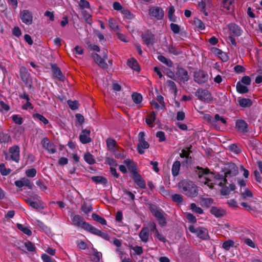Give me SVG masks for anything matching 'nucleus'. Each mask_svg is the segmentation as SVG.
<instances>
[{
  "label": "nucleus",
  "mask_w": 262,
  "mask_h": 262,
  "mask_svg": "<svg viewBox=\"0 0 262 262\" xmlns=\"http://www.w3.org/2000/svg\"><path fill=\"white\" fill-rule=\"evenodd\" d=\"M223 173H217L214 174V180L217 182L219 181V185L223 186L227 183V178L235 177L238 174V167L236 164L232 162L227 163L223 169Z\"/></svg>",
  "instance_id": "1"
},
{
  "label": "nucleus",
  "mask_w": 262,
  "mask_h": 262,
  "mask_svg": "<svg viewBox=\"0 0 262 262\" xmlns=\"http://www.w3.org/2000/svg\"><path fill=\"white\" fill-rule=\"evenodd\" d=\"M179 187L186 195L194 198L198 195V189L195 184L191 181L183 180L179 183Z\"/></svg>",
  "instance_id": "2"
},
{
  "label": "nucleus",
  "mask_w": 262,
  "mask_h": 262,
  "mask_svg": "<svg viewBox=\"0 0 262 262\" xmlns=\"http://www.w3.org/2000/svg\"><path fill=\"white\" fill-rule=\"evenodd\" d=\"M149 209L152 215L157 219L159 225L161 227H164L167 225V221L165 217L166 214L161 210L158 209L156 205L150 204Z\"/></svg>",
  "instance_id": "3"
},
{
  "label": "nucleus",
  "mask_w": 262,
  "mask_h": 262,
  "mask_svg": "<svg viewBox=\"0 0 262 262\" xmlns=\"http://www.w3.org/2000/svg\"><path fill=\"white\" fill-rule=\"evenodd\" d=\"M72 225L77 227H80L88 232H90L92 225L84 220V218L80 215L71 216Z\"/></svg>",
  "instance_id": "4"
},
{
  "label": "nucleus",
  "mask_w": 262,
  "mask_h": 262,
  "mask_svg": "<svg viewBox=\"0 0 262 262\" xmlns=\"http://www.w3.org/2000/svg\"><path fill=\"white\" fill-rule=\"evenodd\" d=\"M148 14L153 20H161L164 17V11L159 6H151L148 9Z\"/></svg>",
  "instance_id": "5"
},
{
  "label": "nucleus",
  "mask_w": 262,
  "mask_h": 262,
  "mask_svg": "<svg viewBox=\"0 0 262 262\" xmlns=\"http://www.w3.org/2000/svg\"><path fill=\"white\" fill-rule=\"evenodd\" d=\"M175 74L176 76V82L179 83L181 82L185 83L189 79L188 71L184 68L180 66H178L176 68Z\"/></svg>",
  "instance_id": "6"
},
{
  "label": "nucleus",
  "mask_w": 262,
  "mask_h": 262,
  "mask_svg": "<svg viewBox=\"0 0 262 262\" xmlns=\"http://www.w3.org/2000/svg\"><path fill=\"white\" fill-rule=\"evenodd\" d=\"M189 230L192 233L196 234L198 237L204 241H207L210 239L208 231L207 229L203 227L195 228L193 225L189 226Z\"/></svg>",
  "instance_id": "7"
},
{
  "label": "nucleus",
  "mask_w": 262,
  "mask_h": 262,
  "mask_svg": "<svg viewBox=\"0 0 262 262\" xmlns=\"http://www.w3.org/2000/svg\"><path fill=\"white\" fill-rule=\"evenodd\" d=\"M9 152L10 156L6 152L5 154V159L6 160L11 159L16 163H18L20 160V148L18 145H14L9 147Z\"/></svg>",
  "instance_id": "8"
},
{
  "label": "nucleus",
  "mask_w": 262,
  "mask_h": 262,
  "mask_svg": "<svg viewBox=\"0 0 262 262\" xmlns=\"http://www.w3.org/2000/svg\"><path fill=\"white\" fill-rule=\"evenodd\" d=\"M145 133L141 132L138 134V143L137 144V150L142 155L145 152V150L148 148L149 144L145 140Z\"/></svg>",
  "instance_id": "9"
},
{
  "label": "nucleus",
  "mask_w": 262,
  "mask_h": 262,
  "mask_svg": "<svg viewBox=\"0 0 262 262\" xmlns=\"http://www.w3.org/2000/svg\"><path fill=\"white\" fill-rule=\"evenodd\" d=\"M194 81L199 84H203L207 82L209 76L206 71L199 70L193 72Z\"/></svg>",
  "instance_id": "10"
},
{
  "label": "nucleus",
  "mask_w": 262,
  "mask_h": 262,
  "mask_svg": "<svg viewBox=\"0 0 262 262\" xmlns=\"http://www.w3.org/2000/svg\"><path fill=\"white\" fill-rule=\"evenodd\" d=\"M195 96L203 102H210L212 100L210 92L206 89H198L195 92Z\"/></svg>",
  "instance_id": "11"
},
{
  "label": "nucleus",
  "mask_w": 262,
  "mask_h": 262,
  "mask_svg": "<svg viewBox=\"0 0 262 262\" xmlns=\"http://www.w3.org/2000/svg\"><path fill=\"white\" fill-rule=\"evenodd\" d=\"M141 39L143 43L147 47L152 46L155 41V35L149 30H146L141 35Z\"/></svg>",
  "instance_id": "12"
},
{
  "label": "nucleus",
  "mask_w": 262,
  "mask_h": 262,
  "mask_svg": "<svg viewBox=\"0 0 262 262\" xmlns=\"http://www.w3.org/2000/svg\"><path fill=\"white\" fill-rule=\"evenodd\" d=\"M20 18L23 23L30 25L33 23V14L29 10H23L20 12Z\"/></svg>",
  "instance_id": "13"
},
{
  "label": "nucleus",
  "mask_w": 262,
  "mask_h": 262,
  "mask_svg": "<svg viewBox=\"0 0 262 262\" xmlns=\"http://www.w3.org/2000/svg\"><path fill=\"white\" fill-rule=\"evenodd\" d=\"M41 143L43 148L47 150L49 153L53 154L56 152V149L55 145L52 142H49L47 137L43 138Z\"/></svg>",
  "instance_id": "14"
},
{
  "label": "nucleus",
  "mask_w": 262,
  "mask_h": 262,
  "mask_svg": "<svg viewBox=\"0 0 262 262\" xmlns=\"http://www.w3.org/2000/svg\"><path fill=\"white\" fill-rule=\"evenodd\" d=\"M51 67L53 74V77L57 78L60 81H64L66 79V77L57 64L51 63Z\"/></svg>",
  "instance_id": "15"
},
{
  "label": "nucleus",
  "mask_w": 262,
  "mask_h": 262,
  "mask_svg": "<svg viewBox=\"0 0 262 262\" xmlns=\"http://www.w3.org/2000/svg\"><path fill=\"white\" fill-rule=\"evenodd\" d=\"M235 128L238 132L246 133L248 131V124L245 120L238 119L235 122Z\"/></svg>",
  "instance_id": "16"
},
{
  "label": "nucleus",
  "mask_w": 262,
  "mask_h": 262,
  "mask_svg": "<svg viewBox=\"0 0 262 262\" xmlns=\"http://www.w3.org/2000/svg\"><path fill=\"white\" fill-rule=\"evenodd\" d=\"M14 184L15 186L18 188L26 186L30 189H32L33 186V184L28 179L25 177L20 178L19 180L15 181Z\"/></svg>",
  "instance_id": "17"
},
{
  "label": "nucleus",
  "mask_w": 262,
  "mask_h": 262,
  "mask_svg": "<svg viewBox=\"0 0 262 262\" xmlns=\"http://www.w3.org/2000/svg\"><path fill=\"white\" fill-rule=\"evenodd\" d=\"M90 133L91 131L89 129H83L82 130V134L79 135V140L82 144H87L92 141Z\"/></svg>",
  "instance_id": "18"
},
{
  "label": "nucleus",
  "mask_w": 262,
  "mask_h": 262,
  "mask_svg": "<svg viewBox=\"0 0 262 262\" xmlns=\"http://www.w3.org/2000/svg\"><path fill=\"white\" fill-rule=\"evenodd\" d=\"M25 202L32 208L36 210H42L45 208L43 203L41 201H33L31 199L27 198L25 200Z\"/></svg>",
  "instance_id": "19"
},
{
  "label": "nucleus",
  "mask_w": 262,
  "mask_h": 262,
  "mask_svg": "<svg viewBox=\"0 0 262 262\" xmlns=\"http://www.w3.org/2000/svg\"><path fill=\"white\" fill-rule=\"evenodd\" d=\"M132 179L135 183H136L140 188H146V182L139 173L133 175Z\"/></svg>",
  "instance_id": "20"
},
{
  "label": "nucleus",
  "mask_w": 262,
  "mask_h": 262,
  "mask_svg": "<svg viewBox=\"0 0 262 262\" xmlns=\"http://www.w3.org/2000/svg\"><path fill=\"white\" fill-rule=\"evenodd\" d=\"M124 163L126 165L128 170L132 174V176L138 173L137 171V164L129 159L124 161Z\"/></svg>",
  "instance_id": "21"
},
{
  "label": "nucleus",
  "mask_w": 262,
  "mask_h": 262,
  "mask_svg": "<svg viewBox=\"0 0 262 262\" xmlns=\"http://www.w3.org/2000/svg\"><path fill=\"white\" fill-rule=\"evenodd\" d=\"M229 31L235 36H239L243 33L241 27L235 23H230L228 25Z\"/></svg>",
  "instance_id": "22"
},
{
  "label": "nucleus",
  "mask_w": 262,
  "mask_h": 262,
  "mask_svg": "<svg viewBox=\"0 0 262 262\" xmlns=\"http://www.w3.org/2000/svg\"><path fill=\"white\" fill-rule=\"evenodd\" d=\"M92 57L94 58L95 62L100 67L103 69H107L108 64L99 54L92 53Z\"/></svg>",
  "instance_id": "23"
},
{
  "label": "nucleus",
  "mask_w": 262,
  "mask_h": 262,
  "mask_svg": "<svg viewBox=\"0 0 262 262\" xmlns=\"http://www.w3.org/2000/svg\"><path fill=\"white\" fill-rule=\"evenodd\" d=\"M89 232L91 234L100 236L103 239L107 241H108L110 239V236L107 233L103 232L93 226Z\"/></svg>",
  "instance_id": "24"
},
{
  "label": "nucleus",
  "mask_w": 262,
  "mask_h": 262,
  "mask_svg": "<svg viewBox=\"0 0 262 262\" xmlns=\"http://www.w3.org/2000/svg\"><path fill=\"white\" fill-rule=\"evenodd\" d=\"M252 201L254 202L252 203L251 211L254 212H262V199L255 198Z\"/></svg>",
  "instance_id": "25"
},
{
  "label": "nucleus",
  "mask_w": 262,
  "mask_h": 262,
  "mask_svg": "<svg viewBox=\"0 0 262 262\" xmlns=\"http://www.w3.org/2000/svg\"><path fill=\"white\" fill-rule=\"evenodd\" d=\"M140 239L143 242H147L149 238V228L143 227L139 234Z\"/></svg>",
  "instance_id": "26"
},
{
  "label": "nucleus",
  "mask_w": 262,
  "mask_h": 262,
  "mask_svg": "<svg viewBox=\"0 0 262 262\" xmlns=\"http://www.w3.org/2000/svg\"><path fill=\"white\" fill-rule=\"evenodd\" d=\"M225 185L226 184H225L223 186H221L222 187L220 190L221 193L223 195H228L230 193L231 191H233L236 188L235 185L233 183L230 184V187L225 186Z\"/></svg>",
  "instance_id": "27"
},
{
  "label": "nucleus",
  "mask_w": 262,
  "mask_h": 262,
  "mask_svg": "<svg viewBox=\"0 0 262 262\" xmlns=\"http://www.w3.org/2000/svg\"><path fill=\"white\" fill-rule=\"evenodd\" d=\"M127 63L128 67L135 71L139 72L141 70L139 63L134 58L128 59Z\"/></svg>",
  "instance_id": "28"
},
{
  "label": "nucleus",
  "mask_w": 262,
  "mask_h": 262,
  "mask_svg": "<svg viewBox=\"0 0 262 262\" xmlns=\"http://www.w3.org/2000/svg\"><path fill=\"white\" fill-rule=\"evenodd\" d=\"M20 76L21 80L26 84L29 82L30 74L27 72V69L22 67L20 69Z\"/></svg>",
  "instance_id": "29"
},
{
  "label": "nucleus",
  "mask_w": 262,
  "mask_h": 262,
  "mask_svg": "<svg viewBox=\"0 0 262 262\" xmlns=\"http://www.w3.org/2000/svg\"><path fill=\"white\" fill-rule=\"evenodd\" d=\"M239 105L242 107H250L253 104L252 101L249 98H238Z\"/></svg>",
  "instance_id": "30"
},
{
  "label": "nucleus",
  "mask_w": 262,
  "mask_h": 262,
  "mask_svg": "<svg viewBox=\"0 0 262 262\" xmlns=\"http://www.w3.org/2000/svg\"><path fill=\"white\" fill-rule=\"evenodd\" d=\"M196 170H195L196 173L198 175L199 178H201L204 175H206L210 173V170L208 168H203L201 167L197 166L196 167ZM211 174H214L213 172Z\"/></svg>",
  "instance_id": "31"
},
{
  "label": "nucleus",
  "mask_w": 262,
  "mask_h": 262,
  "mask_svg": "<svg viewBox=\"0 0 262 262\" xmlns=\"http://www.w3.org/2000/svg\"><path fill=\"white\" fill-rule=\"evenodd\" d=\"M210 212L216 217H221L224 215L225 211L216 207L213 206L211 208Z\"/></svg>",
  "instance_id": "32"
},
{
  "label": "nucleus",
  "mask_w": 262,
  "mask_h": 262,
  "mask_svg": "<svg viewBox=\"0 0 262 262\" xmlns=\"http://www.w3.org/2000/svg\"><path fill=\"white\" fill-rule=\"evenodd\" d=\"M106 143L107 147L111 151H113L116 148L118 147L116 141L113 138H107L106 140Z\"/></svg>",
  "instance_id": "33"
},
{
  "label": "nucleus",
  "mask_w": 262,
  "mask_h": 262,
  "mask_svg": "<svg viewBox=\"0 0 262 262\" xmlns=\"http://www.w3.org/2000/svg\"><path fill=\"white\" fill-rule=\"evenodd\" d=\"M181 166V163L179 161H176L172 164L171 168V172L173 177L179 175Z\"/></svg>",
  "instance_id": "34"
},
{
  "label": "nucleus",
  "mask_w": 262,
  "mask_h": 262,
  "mask_svg": "<svg viewBox=\"0 0 262 262\" xmlns=\"http://www.w3.org/2000/svg\"><path fill=\"white\" fill-rule=\"evenodd\" d=\"M91 180L97 184H102L106 185L107 183V179L103 176H93L91 178Z\"/></svg>",
  "instance_id": "35"
},
{
  "label": "nucleus",
  "mask_w": 262,
  "mask_h": 262,
  "mask_svg": "<svg viewBox=\"0 0 262 262\" xmlns=\"http://www.w3.org/2000/svg\"><path fill=\"white\" fill-rule=\"evenodd\" d=\"M236 89L237 92L240 94H246L249 92L248 87L243 85L239 81L236 83Z\"/></svg>",
  "instance_id": "36"
},
{
  "label": "nucleus",
  "mask_w": 262,
  "mask_h": 262,
  "mask_svg": "<svg viewBox=\"0 0 262 262\" xmlns=\"http://www.w3.org/2000/svg\"><path fill=\"white\" fill-rule=\"evenodd\" d=\"M158 59L168 67L171 68L173 66L172 61L170 59H168L163 55H159Z\"/></svg>",
  "instance_id": "37"
},
{
  "label": "nucleus",
  "mask_w": 262,
  "mask_h": 262,
  "mask_svg": "<svg viewBox=\"0 0 262 262\" xmlns=\"http://www.w3.org/2000/svg\"><path fill=\"white\" fill-rule=\"evenodd\" d=\"M92 217L94 221L99 223L102 225H106V220L104 217H101L97 213H93L92 214Z\"/></svg>",
  "instance_id": "38"
},
{
  "label": "nucleus",
  "mask_w": 262,
  "mask_h": 262,
  "mask_svg": "<svg viewBox=\"0 0 262 262\" xmlns=\"http://www.w3.org/2000/svg\"><path fill=\"white\" fill-rule=\"evenodd\" d=\"M166 84L169 88V91H170L171 92H173L174 96H176L178 93V89L176 83L172 80H168L166 81Z\"/></svg>",
  "instance_id": "39"
},
{
  "label": "nucleus",
  "mask_w": 262,
  "mask_h": 262,
  "mask_svg": "<svg viewBox=\"0 0 262 262\" xmlns=\"http://www.w3.org/2000/svg\"><path fill=\"white\" fill-rule=\"evenodd\" d=\"M16 226L18 229L28 236H31L32 235V231L28 227H25L20 224H17Z\"/></svg>",
  "instance_id": "40"
},
{
  "label": "nucleus",
  "mask_w": 262,
  "mask_h": 262,
  "mask_svg": "<svg viewBox=\"0 0 262 262\" xmlns=\"http://www.w3.org/2000/svg\"><path fill=\"white\" fill-rule=\"evenodd\" d=\"M175 11L174 8L173 6H171L168 11V18L169 21L172 22H176L177 20V17L174 15Z\"/></svg>",
  "instance_id": "41"
},
{
  "label": "nucleus",
  "mask_w": 262,
  "mask_h": 262,
  "mask_svg": "<svg viewBox=\"0 0 262 262\" xmlns=\"http://www.w3.org/2000/svg\"><path fill=\"white\" fill-rule=\"evenodd\" d=\"M116 158L118 159H123L125 158L124 150L120 149L119 147L112 151Z\"/></svg>",
  "instance_id": "42"
},
{
  "label": "nucleus",
  "mask_w": 262,
  "mask_h": 262,
  "mask_svg": "<svg viewBox=\"0 0 262 262\" xmlns=\"http://www.w3.org/2000/svg\"><path fill=\"white\" fill-rule=\"evenodd\" d=\"M34 119H38L41 122H42L45 125H47L49 123V120L44 117L42 115L38 113L34 114L32 115Z\"/></svg>",
  "instance_id": "43"
},
{
  "label": "nucleus",
  "mask_w": 262,
  "mask_h": 262,
  "mask_svg": "<svg viewBox=\"0 0 262 262\" xmlns=\"http://www.w3.org/2000/svg\"><path fill=\"white\" fill-rule=\"evenodd\" d=\"M84 159L85 161L90 165L94 164L96 162L94 156L90 152L85 154L84 155Z\"/></svg>",
  "instance_id": "44"
},
{
  "label": "nucleus",
  "mask_w": 262,
  "mask_h": 262,
  "mask_svg": "<svg viewBox=\"0 0 262 262\" xmlns=\"http://www.w3.org/2000/svg\"><path fill=\"white\" fill-rule=\"evenodd\" d=\"M93 254H92L91 260L93 262H99L100 257L102 256L101 252L97 251L96 249H93Z\"/></svg>",
  "instance_id": "45"
},
{
  "label": "nucleus",
  "mask_w": 262,
  "mask_h": 262,
  "mask_svg": "<svg viewBox=\"0 0 262 262\" xmlns=\"http://www.w3.org/2000/svg\"><path fill=\"white\" fill-rule=\"evenodd\" d=\"M132 97L134 102L137 104L141 103L143 99L141 94L137 92L133 93Z\"/></svg>",
  "instance_id": "46"
},
{
  "label": "nucleus",
  "mask_w": 262,
  "mask_h": 262,
  "mask_svg": "<svg viewBox=\"0 0 262 262\" xmlns=\"http://www.w3.org/2000/svg\"><path fill=\"white\" fill-rule=\"evenodd\" d=\"M148 118H146L145 122L148 125H151L155 122L156 118V114L154 111H152L149 115Z\"/></svg>",
  "instance_id": "47"
},
{
  "label": "nucleus",
  "mask_w": 262,
  "mask_h": 262,
  "mask_svg": "<svg viewBox=\"0 0 262 262\" xmlns=\"http://www.w3.org/2000/svg\"><path fill=\"white\" fill-rule=\"evenodd\" d=\"M234 246V241L232 239H228L223 243L222 248L226 250H229L231 247H233Z\"/></svg>",
  "instance_id": "48"
},
{
  "label": "nucleus",
  "mask_w": 262,
  "mask_h": 262,
  "mask_svg": "<svg viewBox=\"0 0 262 262\" xmlns=\"http://www.w3.org/2000/svg\"><path fill=\"white\" fill-rule=\"evenodd\" d=\"M167 49H168V52L170 54H171L176 55V56L179 55L182 52L180 49L177 48L176 47H175L172 45L169 46L168 47Z\"/></svg>",
  "instance_id": "49"
},
{
  "label": "nucleus",
  "mask_w": 262,
  "mask_h": 262,
  "mask_svg": "<svg viewBox=\"0 0 262 262\" xmlns=\"http://www.w3.org/2000/svg\"><path fill=\"white\" fill-rule=\"evenodd\" d=\"M190 209H191L194 213H198L199 214L203 213V210L201 207L197 206L194 203L190 204Z\"/></svg>",
  "instance_id": "50"
},
{
  "label": "nucleus",
  "mask_w": 262,
  "mask_h": 262,
  "mask_svg": "<svg viewBox=\"0 0 262 262\" xmlns=\"http://www.w3.org/2000/svg\"><path fill=\"white\" fill-rule=\"evenodd\" d=\"M11 170L10 168H6L3 163L0 164V173L3 176H6L10 174Z\"/></svg>",
  "instance_id": "51"
},
{
  "label": "nucleus",
  "mask_w": 262,
  "mask_h": 262,
  "mask_svg": "<svg viewBox=\"0 0 262 262\" xmlns=\"http://www.w3.org/2000/svg\"><path fill=\"white\" fill-rule=\"evenodd\" d=\"M194 24L199 30H203L205 29V24L199 18L194 20Z\"/></svg>",
  "instance_id": "52"
},
{
  "label": "nucleus",
  "mask_w": 262,
  "mask_h": 262,
  "mask_svg": "<svg viewBox=\"0 0 262 262\" xmlns=\"http://www.w3.org/2000/svg\"><path fill=\"white\" fill-rule=\"evenodd\" d=\"M10 140V136L7 134L0 132V144L7 143Z\"/></svg>",
  "instance_id": "53"
},
{
  "label": "nucleus",
  "mask_w": 262,
  "mask_h": 262,
  "mask_svg": "<svg viewBox=\"0 0 262 262\" xmlns=\"http://www.w3.org/2000/svg\"><path fill=\"white\" fill-rule=\"evenodd\" d=\"M11 118L13 121L16 124L21 125L23 123V118L17 114L13 115Z\"/></svg>",
  "instance_id": "54"
},
{
  "label": "nucleus",
  "mask_w": 262,
  "mask_h": 262,
  "mask_svg": "<svg viewBox=\"0 0 262 262\" xmlns=\"http://www.w3.org/2000/svg\"><path fill=\"white\" fill-rule=\"evenodd\" d=\"M27 250L29 252H34L36 250L35 245L30 241H27L24 244Z\"/></svg>",
  "instance_id": "55"
},
{
  "label": "nucleus",
  "mask_w": 262,
  "mask_h": 262,
  "mask_svg": "<svg viewBox=\"0 0 262 262\" xmlns=\"http://www.w3.org/2000/svg\"><path fill=\"white\" fill-rule=\"evenodd\" d=\"M26 175L29 178H34L35 177L37 173V171L35 168H32L30 169H27L26 170Z\"/></svg>",
  "instance_id": "56"
},
{
  "label": "nucleus",
  "mask_w": 262,
  "mask_h": 262,
  "mask_svg": "<svg viewBox=\"0 0 262 262\" xmlns=\"http://www.w3.org/2000/svg\"><path fill=\"white\" fill-rule=\"evenodd\" d=\"M221 122L223 124L226 125L227 124V121L225 118L223 117H221L218 114H216L215 115V121H214V126H216V123L218 122Z\"/></svg>",
  "instance_id": "57"
},
{
  "label": "nucleus",
  "mask_w": 262,
  "mask_h": 262,
  "mask_svg": "<svg viewBox=\"0 0 262 262\" xmlns=\"http://www.w3.org/2000/svg\"><path fill=\"white\" fill-rule=\"evenodd\" d=\"M230 151L235 154H238L241 152V149L235 144H232L228 146Z\"/></svg>",
  "instance_id": "58"
},
{
  "label": "nucleus",
  "mask_w": 262,
  "mask_h": 262,
  "mask_svg": "<svg viewBox=\"0 0 262 262\" xmlns=\"http://www.w3.org/2000/svg\"><path fill=\"white\" fill-rule=\"evenodd\" d=\"M192 146H190L187 149H182V153L180 154V156L181 158H186L188 159L190 158H191L190 157H189V155H190L191 151L190 150V148Z\"/></svg>",
  "instance_id": "59"
},
{
  "label": "nucleus",
  "mask_w": 262,
  "mask_h": 262,
  "mask_svg": "<svg viewBox=\"0 0 262 262\" xmlns=\"http://www.w3.org/2000/svg\"><path fill=\"white\" fill-rule=\"evenodd\" d=\"M121 12L127 19H132L135 17V15L132 13L129 10L126 9L124 8Z\"/></svg>",
  "instance_id": "60"
},
{
  "label": "nucleus",
  "mask_w": 262,
  "mask_h": 262,
  "mask_svg": "<svg viewBox=\"0 0 262 262\" xmlns=\"http://www.w3.org/2000/svg\"><path fill=\"white\" fill-rule=\"evenodd\" d=\"M79 6L82 9L90 8V4L89 2L86 0H80Z\"/></svg>",
  "instance_id": "61"
},
{
  "label": "nucleus",
  "mask_w": 262,
  "mask_h": 262,
  "mask_svg": "<svg viewBox=\"0 0 262 262\" xmlns=\"http://www.w3.org/2000/svg\"><path fill=\"white\" fill-rule=\"evenodd\" d=\"M93 210V207L91 205H88L86 203L84 204L81 206V210L85 213L88 214Z\"/></svg>",
  "instance_id": "62"
},
{
  "label": "nucleus",
  "mask_w": 262,
  "mask_h": 262,
  "mask_svg": "<svg viewBox=\"0 0 262 262\" xmlns=\"http://www.w3.org/2000/svg\"><path fill=\"white\" fill-rule=\"evenodd\" d=\"M68 104L72 110H76L78 108V102L77 101L68 100Z\"/></svg>",
  "instance_id": "63"
},
{
  "label": "nucleus",
  "mask_w": 262,
  "mask_h": 262,
  "mask_svg": "<svg viewBox=\"0 0 262 262\" xmlns=\"http://www.w3.org/2000/svg\"><path fill=\"white\" fill-rule=\"evenodd\" d=\"M171 199L173 202L178 203H181L183 201L182 196L179 194H174L172 195Z\"/></svg>",
  "instance_id": "64"
}]
</instances>
